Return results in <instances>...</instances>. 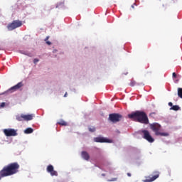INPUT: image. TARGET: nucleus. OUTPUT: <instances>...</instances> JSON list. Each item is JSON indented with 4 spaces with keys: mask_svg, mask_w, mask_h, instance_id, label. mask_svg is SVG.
Returning a JSON list of instances; mask_svg holds the SVG:
<instances>
[{
    "mask_svg": "<svg viewBox=\"0 0 182 182\" xmlns=\"http://www.w3.org/2000/svg\"><path fill=\"white\" fill-rule=\"evenodd\" d=\"M149 116H150L151 117H154V116H156V112H151V113L149 114Z\"/></svg>",
    "mask_w": 182,
    "mask_h": 182,
    "instance_id": "412c9836",
    "label": "nucleus"
},
{
    "mask_svg": "<svg viewBox=\"0 0 182 182\" xmlns=\"http://www.w3.org/2000/svg\"><path fill=\"white\" fill-rule=\"evenodd\" d=\"M168 106H170L171 107H173V102H168Z\"/></svg>",
    "mask_w": 182,
    "mask_h": 182,
    "instance_id": "b1692460",
    "label": "nucleus"
},
{
    "mask_svg": "<svg viewBox=\"0 0 182 182\" xmlns=\"http://www.w3.org/2000/svg\"><path fill=\"white\" fill-rule=\"evenodd\" d=\"M25 134H31V133H33V129L32 128H27L24 130Z\"/></svg>",
    "mask_w": 182,
    "mask_h": 182,
    "instance_id": "4468645a",
    "label": "nucleus"
},
{
    "mask_svg": "<svg viewBox=\"0 0 182 182\" xmlns=\"http://www.w3.org/2000/svg\"><path fill=\"white\" fill-rule=\"evenodd\" d=\"M178 96L182 99V88H178Z\"/></svg>",
    "mask_w": 182,
    "mask_h": 182,
    "instance_id": "f3484780",
    "label": "nucleus"
},
{
    "mask_svg": "<svg viewBox=\"0 0 182 182\" xmlns=\"http://www.w3.org/2000/svg\"><path fill=\"white\" fill-rule=\"evenodd\" d=\"M149 127L152 132H154L156 136H168V134L166 132H161V125L158 123L150 124Z\"/></svg>",
    "mask_w": 182,
    "mask_h": 182,
    "instance_id": "7ed1b4c3",
    "label": "nucleus"
},
{
    "mask_svg": "<svg viewBox=\"0 0 182 182\" xmlns=\"http://www.w3.org/2000/svg\"><path fill=\"white\" fill-rule=\"evenodd\" d=\"M66 96H68V92H66V93L64 95V97H66Z\"/></svg>",
    "mask_w": 182,
    "mask_h": 182,
    "instance_id": "c756f323",
    "label": "nucleus"
},
{
    "mask_svg": "<svg viewBox=\"0 0 182 182\" xmlns=\"http://www.w3.org/2000/svg\"><path fill=\"white\" fill-rule=\"evenodd\" d=\"M21 26H22V21L19 20H14L8 24L7 29L9 31H14V29H16V28H21Z\"/></svg>",
    "mask_w": 182,
    "mask_h": 182,
    "instance_id": "39448f33",
    "label": "nucleus"
},
{
    "mask_svg": "<svg viewBox=\"0 0 182 182\" xmlns=\"http://www.w3.org/2000/svg\"><path fill=\"white\" fill-rule=\"evenodd\" d=\"M19 164L14 162L4 166L1 171H0V180L1 177H8L9 176H14L19 171Z\"/></svg>",
    "mask_w": 182,
    "mask_h": 182,
    "instance_id": "f257e3e1",
    "label": "nucleus"
},
{
    "mask_svg": "<svg viewBox=\"0 0 182 182\" xmlns=\"http://www.w3.org/2000/svg\"><path fill=\"white\" fill-rule=\"evenodd\" d=\"M142 133L144 134L143 138L145 140H147V141H149V143H153L154 141V139L151 136V135L150 134V132H149V131L142 130Z\"/></svg>",
    "mask_w": 182,
    "mask_h": 182,
    "instance_id": "6e6552de",
    "label": "nucleus"
},
{
    "mask_svg": "<svg viewBox=\"0 0 182 182\" xmlns=\"http://www.w3.org/2000/svg\"><path fill=\"white\" fill-rule=\"evenodd\" d=\"M81 156L84 160H86V161H89L90 159V155H89V153L86 151H82L81 152Z\"/></svg>",
    "mask_w": 182,
    "mask_h": 182,
    "instance_id": "ddd939ff",
    "label": "nucleus"
},
{
    "mask_svg": "<svg viewBox=\"0 0 182 182\" xmlns=\"http://www.w3.org/2000/svg\"><path fill=\"white\" fill-rule=\"evenodd\" d=\"M102 176H105L106 175L105 173H102Z\"/></svg>",
    "mask_w": 182,
    "mask_h": 182,
    "instance_id": "7c9ffc66",
    "label": "nucleus"
},
{
    "mask_svg": "<svg viewBox=\"0 0 182 182\" xmlns=\"http://www.w3.org/2000/svg\"><path fill=\"white\" fill-rule=\"evenodd\" d=\"M137 85V82H136V81L134 80H132L131 82L129 83V86H136Z\"/></svg>",
    "mask_w": 182,
    "mask_h": 182,
    "instance_id": "a211bd4d",
    "label": "nucleus"
},
{
    "mask_svg": "<svg viewBox=\"0 0 182 182\" xmlns=\"http://www.w3.org/2000/svg\"><path fill=\"white\" fill-rule=\"evenodd\" d=\"M4 133L6 137L15 136H18V132H16V129H4Z\"/></svg>",
    "mask_w": 182,
    "mask_h": 182,
    "instance_id": "0eeeda50",
    "label": "nucleus"
},
{
    "mask_svg": "<svg viewBox=\"0 0 182 182\" xmlns=\"http://www.w3.org/2000/svg\"><path fill=\"white\" fill-rule=\"evenodd\" d=\"M49 39V36H47L45 39V42L48 41V40Z\"/></svg>",
    "mask_w": 182,
    "mask_h": 182,
    "instance_id": "a878e982",
    "label": "nucleus"
},
{
    "mask_svg": "<svg viewBox=\"0 0 182 182\" xmlns=\"http://www.w3.org/2000/svg\"><path fill=\"white\" fill-rule=\"evenodd\" d=\"M180 107L178 105H173L170 108V110H174L175 112L178 111Z\"/></svg>",
    "mask_w": 182,
    "mask_h": 182,
    "instance_id": "dca6fc26",
    "label": "nucleus"
},
{
    "mask_svg": "<svg viewBox=\"0 0 182 182\" xmlns=\"http://www.w3.org/2000/svg\"><path fill=\"white\" fill-rule=\"evenodd\" d=\"M129 119L134 120V122H138V123H142V124H149V118L146 112L143 111H136L128 114Z\"/></svg>",
    "mask_w": 182,
    "mask_h": 182,
    "instance_id": "f03ea898",
    "label": "nucleus"
},
{
    "mask_svg": "<svg viewBox=\"0 0 182 182\" xmlns=\"http://www.w3.org/2000/svg\"><path fill=\"white\" fill-rule=\"evenodd\" d=\"M127 176H128V177H132V173H127Z\"/></svg>",
    "mask_w": 182,
    "mask_h": 182,
    "instance_id": "bb28decb",
    "label": "nucleus"
},
{
    "mask_svg": "<svg viewBox=\"0 0 182 182\" xmlns=\"http://www.w3.org/2000/svg\"><path fill=\"white\" fill-rule=\"evenodd\" d=\"M58 124H60V126H68V122H66L63 119H60L58 122Z\"/></svg>",
    "mask_w": 182,
    "mask_h": 182,
    "instance_id": "2eb2a0df",
    "label": "nucleus"
},
{
    "mask_svg": "<svg viewBox=\"0 0 182 182\" xmlns=\"http://www.w3.org/2000/svg\"><path fill=\"white\" fill-rule=\"evenodd\" d=\"M46 43H47V45H52V43L50 42V41H46Z\"/></svg>",
    "mask_w": 182,
    "mask_h": 182,
    "instance_id": "393cba45",
    "label": "nucleus"
},
{
    "mask_svg": "<svg viewBox=\"0 0 182 182\" xmlns=\"http://www.w3.org/2000/svg\"><path fill=\"white\" fill-rule=\"evenodd\" d=\"M27 56H29L30 58H32V54L28 53V54H27Z\"/></svg>",
    "mask_w": 182,
    "mask_h": 182,
    "instance_id": "cd10ccee",
    "label": "nucleus"
},
{
    "mask_svg": "<svg viewBox=\"0 0 182 182\" xmlns=\"http://www.w3.org/2000/svg\"><path fill=\"white\" fill-rule=\"evenodd\" d=\"M23 86V84L22 82H18L17 85L11 87L10 89L8 90L9 93H13V92H16V90H18V89H21Z\"/></svg>",
    "mask_w": 182,
    "mask_h": 182,
    "instance_id": "9d476101",
    "label": "nucleus"
},
{
    "mask_svg": "<svg viewBox=\"0 0 182 182\" xmlns=\"http://www.w3.org/2000/svg\"><path fill=\"white\" fill-rule=\"evenodd\" d=\"M5 105H6L5 102H2V103L0 105V107H1V108L5 107Z\"/></svg>",
    "mask_w": 182,
    "mask_h": 182,
    "instance_id": "4be33fe9",
    "label": "nucleus"
},
{
    "mask_svg": "<svg viewBox=\"0 0 182 182\" xmlns=\"http://www.w3.org/2000/svg\"><path fill=\"white\" fill-rule=\"evenodd\" d=\"M38 62H39V59L35 58V59L33 60V63H38Z\"/></svg>",
    "mask_w": 182,
    "mask_h": 182,
    "instance_id": "5701e85b",
    "label": "nucleus"
},
{
    "mask_svg": "<svg viewBox=\"0 0 182 182\" xmlns=\"http://www.w3.org/2000/svg\"><path fill=\"white\" fill-rule=\"evenodd\" d=\"M47 171L48 173H50V176H55V177H58V171H54L53 166L48 165L47 166Z\"/></svg>",
    "mask_w": 182,
    "mask_h": 182,
    "instance_id": "f8f14e48",
    "label": "nucleus"
},
{
    "mask_svg": "<svg viewBox=\"0 0 182 182\" xmlns=\"http://www.w3.org/2000/svg\"><path fill=\"white\" fill-rule=\"evenodd\" d=\"M134 5H136V4H134L133 5H132V8L134 9Z\"/></svg>",
    "mask_w": 182,
    "mask_h": 182,
    "instance_id": "c85d7f7f",
    "label": "nucleus"
},
{
    "mask_svg": "<svg viewBox=\"0 0 182 182\" xmlns=\"http://www.w3.org/2000/svg\"><path fill=\"white\" fill-rule=\"evenodd\" d=\"M88 129L89 132H90L91 133H94V132H96V128L94 127H90Z\"/></svg>",
    "mask_w": 182,
    "mask_h": 182,
    "instance_id": "6ab92c4d",
    "label": "nucleus"
},
{
    "mask_svg": "<svg viewBox=\"0 0 182 182\" xmlns=\"http://www.w3.org/2000/svg\"><path fill=\"white\" fill-rule=\"evenodd\" d=\"M33 119V114H21V115H18L16 117V120H18V122H29L30 120H32Z\"/></svg>",
    "mask_w": 182,
    "mask_h": 182,
    "instance_id": "423d86ee",
    "label": "nucleus"
},
{
    "mask_svg": "<svg viewBox=\"0 0 182 182\" xmlns=\"http://www.w3.org/2000/svg\"><path fill=\"white\" fill-rule=\"evenodd\" d=\"M109 120L112 123H118V122L123 120V115L118 113L109 114Z\"/></svg>",
    "mask_w": 182,
    "mask_h": 182,
    "instance_id": "20e7f679",
    "label": "nucleus"
},
{
    "mask_svg": "<svg viewBox=\"0 0 182 182\" xmlns=\"http://www.w3.org/2000/svg\"><path fill=\"white\" fill-rule=\"evenodd\" d=\"M95 143H112V141L105 137H96L94 139Z\"/></svg>",
    "mask_w": 182,
    "mask_h": 182,
    "instance_id": "9b49d317",
    "label": "nucleus"
},
{
    "mask_svg": "<svg viewBox=\"0 0 182 182\" xmlns=\"http://www.w3.org/2000/svg\"><path fill=\"white\" fill-rule=\"evenodd\" d=\"M154 176H153L152 177L148 176L146 177V180H144V182H152L154 181V180H157V178H159V177L160 176V172L159 171H155L154 172Z\"/></svg>",
    "mask_w": 182,
    "mask_h": 182,
    "instance_id": "1a4fd4ad",
    "label": "nucleus"
},
{
    "mask_svg": "<svg viewBox=\"0 0 182 182\" xmlns=\"http://www.w3.org/2000/svg\"><path fill=\"white\" fill-rule=\"evenodd\" d=\"M172 77H173V79H177V74H176V73H173Z\"/></svg>",
    "mask_w": 182,
    "mask_h": 182,
    "instance_id": "aec40b11",
    "label": "nucleus"
}]
</instances>
